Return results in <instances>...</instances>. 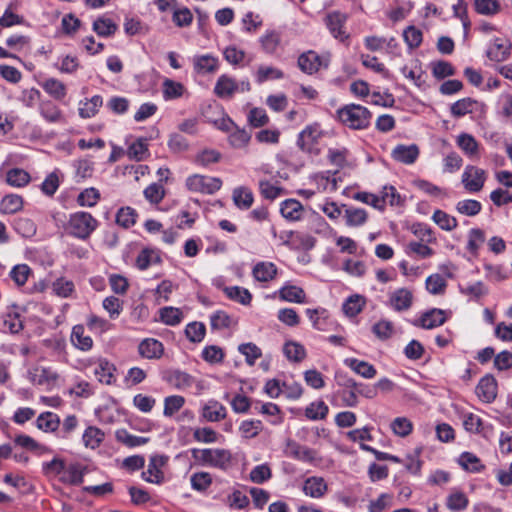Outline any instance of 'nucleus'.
<instances>
[{"mask_svg": "<svg viewBox=\"0 0 512 512\" xmlns=\"http://www.w3.org/2000/svg\"><path fill=\"white\" fill-rule=\"evenodd\" d=\"M100 200V192L94 187L86 188L77 197V203L82 207H94Z\"/></svg>", "mask_w": 512, "mask_h": 512, "instance_id": "obj_45", "label": "nucleus"}, {"mask_svg": "<svg viewBox=\"0 0 512 512\" xmlns=\"http://www.w3.org/2000/svg\"><path fill=\"white\" fill-rule=\"evenodd\" d=\"M31 381L36 385H50L54 383L58 375L50 368H36L33 372H30Z\"/></svg>", "mask_w": 512, "mask_h": 512, "instance_id": "obj_29", "label": "nucleus"}, {"mask_svg": "<svg viewBox=\"0 0 512 512\" xmlns=\"http://www.w3.org/2000/svg\"><path fill=\"white\" fill-rule=\"evenodd\" d=\"M469 504L467 496L460 491H455L447 497L446 506L453 512L465 510Z\"/></svg>", "mask_w": 512, "mask_h": 512, "instance_id": "obj_41", "label": "nucleus"}, {"mask_svg": "<svg viewBox=\"0 0 512 512\" xmlns=\"http://www.w3.org/2000/svg\"><path fill=\"white\" fill-rule=\"evenodd\" d=\"M322 136V131L318 124L308 125L303 129L297 138V146L305 153H311L314 146Z\"/></svg>", "mask_w": 512, "mask_h": 512, "instance_id": "obj_8", "label": "nucleus"}, {"mask_svg": "<svg viewBox=\"0 0 512 512\" xmlns=\"http://www.w3.org/2000/svg\"><path fill=\"white\" fill-rule=\"evenodd\" d=\"M87 468L80 463H72L66 466L59 480L68 485L78 486L83 483Z\"/></svg>", "mask_w": 512, "mask_h": 512, "instance_id": "obj_13", "label": "nucleus"}, {"mask_svg": "<svg viewBox=\"0 0 512 512\" xmlns=\"http://www.w3.org/2000/svg\"><path fill=\"white\" fill-rule=\"evenodd\" d=\"M98 221L88 212L79 211L70 215L69 233L81 240H86L96 230Z\"/></svg>", "mask_w": 512, "mask_h": 512, "instance_id": "obj_3", "label": "nucleus"}, {"mask_svg": "<svg viewBox=\"0 0 512 512\" xmlns=\"http://www.w3.org/2000/svg\"><path fill=\"white\" fill-rule=\"evenodd\" d=\"M476 394L485 403H491L497 396V381L491 374L482 377L476 386Z\"/></svg>", "mask_w": 512, "mask_h": 512, "instance_id": "obj_11", "label": "nucleus"}, {"mask_svg": "<svg viewBox=\"0 0 512 512\" xmlns=\"http://www.w3.org/2000/svg\"><path fill=\"white\" fill-rule=\"evenodd\" d=\"M6 181L10 186L23 187L30 181V175L23 169L13 168L6 174Z\"/></svg>", "mask_w": 512, "mask_h": 512, "instance_id": "obj_39", "label": "nucleus"}, {"mask_svg": "<svg viewBox=\"0 0 512 512\" xmlns=\"http://www.w3.org/2000/svg\"><path fill=\"white\" fill-rule=\"evenodd\" d=\"M103 105V98L100 95H95L91 99L87 100L83 107L79 108V115L84 119H88L93 117L97 112L99 107Z\"/></svg>", "mask_w": 512, "mask_h": 512, "instance_id": "obj_46", "label": "nucleus"}, {"mask_svg": "<svg viewBox=\"0 0 512 512\" xmlns=\"http://www.w3.org/2000/svg\"><path fill=\"white\" fill-rule=\"evenodd\" d=\"M455 209L461 215L474 217L481 212L482 204L474 199H464L456 203Z\"/></svg>", "mask_w": 512, "mask_h": 512, "instance_id": "obj_31", "label": "nucleus"}, {"mask_svg": "<svg viewBox=\"0 0 512 512\" xmlns=\"http://www.w3.org/2000/svg\"><path fill=\"white\" fill-rule=\"evenodd\" d=\"M166 457L154 455L150 458L148 468L142 473L145 481L159 484L163 480V472L161 467L166 463Z\"/></svg>", "mask_w": 512, "mask_h": 512, "instance_id": "obj_12", "label": "nucleus"}, {"mask_svg": "<svg viewBox=\"0 0 512 512\" xmlns=\"http://www.w3.org/2000/svg\"><path fill=\"white\" fill-rule=\"evenodd\" d=\"M238 90L239 85L235 79L225 74L217 79L214 87V93L223 99L231 98Z\"/></svg>", "mask_w": 512, "mask_h": 512, "instance_id": "obj_15", "label": "nucleus"}, {"mask_svg": "<svg viewBox=\"0 0 512 512\" xmlns=\"http://www.w3.org/2000/svg\"><path fill=\"white\" fill-rule=\"evenodd\" d=\"M419 156V148L416 144L397 145L392 151L394 160L404 163L413 164Z\"/></svg>", "mask_w": 512, "mask_h": 512, "instance_id": "obj_16", "label": "nucleus"}, {"mask_svg": "<svg viewBox=\"0 0 512 512\" xmlns=\"http://www.w3.org/2000/svg\"><path fill=\"white\" fill-rule=\"evenodd\" d=\"M485 242L484 231L479 228H472L468 233L467 250L474 256L478 255L480 246Z\"/></svg>", "mask_w": 512, "mask_h": 512, "instance_id": "obj_44", "label": "nucleus"}, {"mask_svg": "<svg viewBox=\"0 0 512 512\" xmlns=\"http://www.w3.org/2000/svg\"><path fill=\"white\" fill-rule=\"evenodd\" d=\"M253 277L259 282H269L277 275V267L272 262H258L252 269Z\"/></svg>", "mask_w": 512, "mask_h": 512, "instance_id": "obj_21", "label": "nucleus"}, {"mask_svg": "<svg viewBox=\"0 0 512 512\" xmlns=\"http://www.w3.org/2000/svg\"><path fill=\"white\" fill-rule=\"evenodd\" d=\"M222 181L219 178L193 175L187 178L186 186L190 191L213 194L221 188Z\"/></svg>", "mask_w": 512, "mask_h": 512, "instance_id": "obj_5", "label": "nucleus"}, {"mask_svg": "<svg viewBox=\"0 0 512 512\" xmlns=\"http://www.w3.org/2000/svg\"><path fill=\"white\" fill-rule=\"evenodd\" d=\"M339 120L352 129H365L370 124L371 113L361 105L350 104L338 109Z\"/></svg>", "mask_w": 512, "mask_h": 512, "instance_id": "obj_2", "label": "nucleus"}, {"mask_svg": "<svg viewBox=\"0 0 512 512\" xmlns=\"http://www.w3.org/2000/svg\"><path fill=\"white\" fill-rule=\"evenodd\" d=\"M167 145L172 153H182L189 149L188 140L179 133L170 134Z\"/></svg>", "mask_w": 512, "mask_h": 512, "instance_id": "obj_63", "label": "nucleus"}, {"mask_svg": "<svg viewBox=\"0 0 512 512\" xmlns=\"http://www.w3.org/2000/svg\"><path fill=\"white\" fill-rule=\"evenodd\" d=\"M283 353L288 360L294 362H300L306 356L305 348L301 344L292 341L285 343Z\"/></svg>", "mask_w": 512, "mask_h": 512, "instance_id": "obj_49", "label": "nucleus"}, {"mask_svg": "<svg viewBox=\"0 0 512 512\" xmlns=\"http://www.w3.org/2000/svg\"><path fill=\"white\" fill-rule=\"evenodd\" d=\"M447 283L440 274H432L426 279V289L433 295H440L445 292Z\"/></svg>", "mask_w": 512, "mask_h": 512, "instance_id": "obj_55", "label": "nucleus"}, {"mask_svg": "<svg viewBox=\"0 0 512 512\" xmlns=\"http://www.w3.org/2000/svg\"><path fill=\"white\" fill-rule=\"evenodd\" d=\"M203 417L210 422H217L226 417V408L217 401H210L203 408Z\"/></svg>", "mask_w": 512, "mask_h": 512, "instance_id": "obj_27", "label": "nucleus"}, {"mask_svg": "<svg viewBox=\"0 0 512 512\" xmlns=\"http://www.w3.org/2000/svg\"><path fill=\"white\" fill-rule=\"evenodd\" d=\"M457 145L469 157H473L478 153V143L470 134H460L457 138Z\"/></svg>", "mask_w": 512, "mask_h": 512, "instance_id": "obj_38", "label": "nucleus"}, {"mask_svg": "<svg viewBox=\"0 0 512 512\" xmlns=\"http://www.w3.org/2000/svg\"><path fill=\"white\" fill-rule=\"evenodd\" d=\"M36 425L38 429L43 430L44 432H54L60 425V418L53 412H43L38 416Z\"/></svg>", "mask_w": 512, "mask_h": 512, "instance_id": "obj_25", "label": "nucleus"}, {"mask_svg": "<svg viewBox=\"0 0 512 512\" xmlns=\"http://www.w3.org/2000/svg\"><path fill=\"white\" fill-rule=\"evenodd\" d=\"M413 302L412 292L406 288H399L389 297V305L397 312L407 311Z\"/></svg>", "mask_w": 512, "mask_h": 512, "instance_id": "obj_14", "label": "nucleus"}, {"mask_svg": "<svg viewBox=\"0 0 512 512\" xmlns=\"http://www.w3.org/2000/svg\"><path fill=\"white\" fill-rule=\"evenodd\" d=\"M280 213L288 221H299L303 217L304 207L296 199H286L280 205Z\"/></svg>", "mask_w": 512, "mask_h": 512, "instance_id": "obj_18", "label": "nucleus"}, {"mask_svg": "<svg viewBox=\"0 0 512 512\" xmlns=\"http://www.w3.org/2000/svg\"><path fill=\"white\" fill-rule=\"evenodd\" d=\"M346 225L350 227L361 226L367 221V212L361 208H347L345 210Z\"/></svg>", "mask_w": 512, "mask_h": 512, "instance_id": "obj_43", "label": "nucleus"}, {"mask_svg": "<svg viewBox=\"0 0 512 512\" xmlns=\"http://www.w3.org/2000/svg\"><path fill=\"white\" fill-rule=\"evenodd\" d=\"M460 292L461 294L470 296L474 299H480L488 294V288L482 281H477L467 286H460Z\"/></svg>", "mask_w": 512, "mask_h": 512, "instance_id": "obj_61", "label": "nucleus"}, {"mask_svg": "<svg viewBox=\"0 0 512 512\" xmlns=\"http://www.w3.org/2000/svg\"><path fill=\"white\" fill-rule=\"evenodd\" d=\"M280 298L293 303H304L305 292L302 288L294 285H287L280 289Z\"/></svg>", "mask_w": 512, "mask_h": 512, "instance_id": "obj_32", "label": "nucleus"}, {"mask_svg": "<svg viewBox=\"0 0 512 512\" xmlns=\"http://www.w3.org/2000/svg\"><path fill=\"white\" fill-rule=\"evenodd\" d=\"M159 313L161 321L170 326L178 325L183 318L182 311L171 306L161 308Z\"/></svg>", "mask_w": 512, "mask_h": 512, "instance_id": "obj_42", "label": "nucleus"}, {"mask_svg": "<svg viewBox=\"0 0 512 512\" xmlns=\"http://www.w3.org/2000/svg\"><path fill=\"white\" fill-rule=\"evenodd\" d=\"M347 19V14L340 11L330 12L324 18L325 25L331 35L342 42L349 38V34L344 30Z\"/></svg>", "mask_w": 512, "mask_h": 512, "instance_id": "obj_7", "label": "nucleus"}, {"mask_svg": "<svg viewBox=\"0 0 512 512\" xmlns=\"http://www.w3.org/2000/svg\"><path fill=\"white\" fill-rule=\"evenodd\" d=\"M23 206V199L16 194L6 195L0 204V211L5 214H13L21 210Z\"/></svg>", "mask_w": 512, "mask_h": 512, "instance_id": "obj_37", "label": "nucleus"}, {"mask_svg": "<svg viewBox=\"0 0 512 512\" xmlns=\"http://www.w3.org/2000/svg\"><path fill=\"white\" fill-rule=\"evenodd\" d=\"M238 350L245 356L246 363L254 365L256 360L262 356L261 349L254 343H243L239 345Z\"/></svg>", "mask_w": 512, "mask_h": 512, "instance_id": "obj_52", "label": "nucleus"}, {"mask_svg": "<svg viewBox=\"0 0 512 512\" xmlns=\"http://www.w3.org/2000/svg\"><path fill=\"white\" fill-rule=\"evenodd\" d=\"M84 332V326L75 325L72 329L71 341L78 349L88 351L93 346V340L90 336L85 335Z\"/></svg>", "mask_w": 512, "mask_h": 512, "instance_id": "obj_26", "label": "nucleus"}, {"mask_svg": "<svg viewBox=\"0 0 512 512\" xmlns=\"http://www.w3.org/2000/svg\"><path fill=\"white\" fill-rule=\"evenodd\" d=\"M432 220L445 231H452L458 226V221L454 216L442 210H435L432 215Z\"/></svg>", "mask_w": 512, "mask_h": 512, "instance_id": "obj_35", "label": "nucleus"}, {"mask_svg": "<svg viewBox=\"0 0 512 512\" xmlns=\"http://www.w3.org/2000/svg\"><path fill=\"white\" fill-rule=\"evenodd\" d=\"M344 364L365 379H372L377 374V370L375 369V367L372 364L363 360H359L356 358H346L344 360Z\"/></svg>", "mask_w": 512, "mask_h": 512, "instance_id": "obj_19", "label": "nucleus"}, {"mask_svg": "<svg viewBox=\"0 0 512 512\" xmlns=\"http://www.w3.org/2000/svg\"><path fill=\"white\" fill-rule=\"evenodd\" d=\"M206 328L201 322L189 323L185 328L186 337L194 343L201 342L205 336Z\"/></svg>", "mask_w": 512, "mask_h": 512, "instance_id": "obj_62", "label": "nucleus"}, {"mask_svg": "<svg viewBox=\"0 0 512 512\" xmlns=\"http://www.w3.org/2000/svg\"><path fill=\"white\" fill-rule=\"evenodd\" d=\"M166 381L177 389H187L194 383V378L183 371L172 370L167 373Z\"/></svg>", "mask_w": 512, "mask_h": 512, "instance_id": "obj_23", "label": "nucleus"}, {"mask_svg": "<svg viewBox=\"0 0 512 512\" xmlns=\"http://www.w3.org/2000/svg\"><path fill=\"white\" fill-rule=\"evenodd\" d=\"M224 292L229 299L239 302L242 305H248L252 300V295L249 290L243 287H226Z\"/></svg>", "mask_w": 512, "mask_h": 512, "instance_id": "obj_36", "label": "nucleus"}, {"mask_svg": "<svg viewBox=\"0 0 512 512\" xmlns=\"http://www.w3.org/2000/svg\"><path fill=\"white\" fill-rule=\"evenodd\" d=\"M460 465L467 471L480 472L484 469V465L481 464L480 459L470 452H463L459 458Z\"/></svg>", "mask_w": 512, "mask_h": 512, "instance_id": "obj_48", "label": "nucleus"}, {"mask_svg": "<svg viewBox=\"0 0 512 512\" xmlns=\"http://www.w3.org/2000/svg\"><path fill=\"white\" fill-rule=\"evenodd\" d=\"M476 103V100L470 97L462 98L451 105V115L455 118H460L469 113H472Z\"/></svg>", "mask_w": 512, "mask_h": 512, "instance_id": "obj_30", "label": "nucleus"}, {"mask_svg": "<svg viewBox=\"0 0 512 512\" xmlns=\"http://www.w3.org/2000/svg\"><path fill=\"white\" fill-rule=\"evenodd\" d=\"M328 406L323 401L311 403L305 409V415L311 420L324 419L328 414Z\"/></svg>", "mask_w": 512, "mask_h": 512, "instance_id": "obj_56", "label": "nucleus"}, {"mask_svg": "<svg viewBox=\"0 0 512 512\" xmlns=\"http://www.w3.org/2000/svg\"><path fill=\"white\" fill-rule=\"evenodd\" d=\"M192 458L201 466L217 468L222 471L228 470L232 462V453L223 448H192Z\"/></svg>", "mask_w": 512, "mask_h": 512, "instance_id": "obj_1", "label": "nucleus"}, {"mask_svg": "<svg viewBox=\"0 0 512 512\" xmlns=\"http://www.w3.org/2000/svg\"><path fill=\"white\" fill-rule=\"evenodd\" d=\"M93 30L102 37L113 35L117 30V25L110 19L98 18L93 23Z\"/></svg>", "mask_w": 512, "mask_h": 512, "instance_id": "obj_54", "label": "nucleus"}, {"mask_svg": "<svg viewBox=\"0 0 512 512\" xmlns=\"http://www.w3.org/2000/svg\"><path fill=\"white\" fill-rule=\"evenodd\" d=\"M185 399L180 395L168 396L164 399V410L163 414L166 417L173 416L178 412L184 405Z\"/></svg>", "mask_w": 512, "mask_h": 512, "instance_id": "obj_57", "label": "nucleus"}, {"mask_svg": "<svg viewBox=\"0 0 512 512\" xmlns=\"http://www.w3.org/2000/svg\"><path fill=\"white\" fill-rule=\"evenodd\" d=\"M391 429L396 435L406 437L412 432L413 425L408 418L397 417L392 421Z\"/></svg>", "mask_w": 512, "mask_h": 512, "instance_id": "obj_64", "label": "nucleus"}, {"mask_svg": "<svg viewBox=\"0 0 512 512\" xmlns=\"http://www.w3.org/2000/svg\"><path fill=\"white\" fill-rule=\"evenodd\" d=\"M137 212L131 207H122L116 214V223L124 228H130L136 222Z\"/></svg>", "mask_w": 512, "mask_h": 512, "instance_id": "obj_51", "label": "nucleus"}, {"mask_svg": "<svg viewBox=\"0 0 512 512\" xmlns=\"http://www.w3.org/2000/svg\"><path fill=\"white\" fill-rule=\"evenodd\" d=\"M349 151L347 148H329L327 152V158L332 165L338 168H343L347 163V156Z\"/></svg>", "mask_w": 512, "mask_h": 512, "instance_id": "obj_59", "label": "nucleus"}, {"mask_svg": "<svg viewBox=\"0 0 512 512\" xmlns=\"http://www.w3.org/2000/svg\"><path fill=\"white\" fill-rule=\"evenodd\" d=\"M327 489V484L322 477L313 476L304 481L303 491L312 498H321Z\"/></svg>", "mask_w": 512, "mask_h": 512, "instance_id": "obj_20", "label": "nucleus"}, {"mask_svg": "<svg viewBox=\"0 0 512 512\" xmlns=\"http://www.w3.org/2000/svg\"><path fill=\"white\" fill-rule=\"evenodd\" d=\"M31 273L32 270L27 264H17L11 269L9 276L17 286H23Z\"/></svg>", "mask_w": 512, "mask_h": 512, "instance_id": "obj_53", "label": "nucleus"}, {"mask_svg": "<svg viewBox=\"0 0 512 512\" xmlns=\"http://www.w3.org/2000/svg\"><path fill=\"white\" fill-rule=\"evenodd\" d=\"M43 89L51 95L53 98L57 100H61L66 96V87L65 85L55 79L49 78L43 83Z\"/></svg>", "mask_w": 512, "mask_h": 512, "instance_id": "obj_47", "label": "nucleus"}, {"mask_svg": "<svg viewBox=\"0 0 512 512\" xmlns=\"http://www.w3.org/2000/svg\"><path fill=\"white\" fill-rule=\"evenodd\" d=\"M184 86L171 79H165L163 82V96L166 100L176 99L183 95Z\"/></svg>", "mask_w": 512, "mask_h": 512, "instance_id": "obj_58", "label": "nucleus"}, {"mask_svg": "<svg viewBox=\"0 0 512 512\" xmlns=\"http://www.w3.org/2000/svg\"><path fill=\"white\" fill-rule=\"evenodd\" d=\"M40 114L51 123L59 122L62 118V112L52 101H42L39 105Z\"/></svg>", "mask_w": 512, "mask_h": 512, "instance_id": "obj_33", "label": "nucleus"}, {"mask_svg": "<svg viewBox=\"0 0 512 512\" xmlns=\"http://www.w3.org/2000/svg\"><path fill=\"white\" fill-rule=\"evenodd\" d=\"M446 322L445 312L442 309L433 308L424 312L419 319L412 321L415 327L434 329Z\"/></svg>", "mask_w": 512, "mask_h": 512, "instance_id": "obj_10", "label": "nucleus"}, {"mask_svg": "<svg viewBox=\"0 0 512 512\" xmlns=\"http://www.w3.org/2000/svg\"><path fill=\"white\" fill-rule=\"evenodd\" d=\"M194 69L197 73H213L218 68V59L210 54L195 56Z\"/></svg>", "mask_w": 512, "mask_h": 512, "instance_id": "obj_24", "label": "nucleus"}, {"mask_svg": "<svg viewBox=\"0 0 512 512\" xmlns=\"http://www.w3.org/2000/svg\"><path fill=\"white\" fill-rule=\"evenodd\" d=\"M138 351L144 358L159 359L164 353V347L160 341L154 338H147L140 342Z\"/></svg>", "mask_w": 512, "mask_h": 512, "instance_id": "obj_17", "label": "nucleus"}, {"mask_svg": "<svg viewBox=\"0 0 512 512\" xmlns=\"http://www.w3.org/2000/svg\"><path fill=\"white\" fill-rule=\"evenodd\" d=\"M284 452L287 456L302 462L313 463L316 460L315 450L307 446L300 445L292 439H288L286 441Z\"/></svg>", "mask_w": 512, "mask_h": 512, "instance_id": "obj_9", "label": "nucleus"}, {"mask_svg": "<svg viewBox=\"0 0 512 512\" xmlns=\"http://www.w3.org/2000/svg\"><path fill=\"white\" fill-rule=\"evenodd\" d=\"M262 49L268 53L273 54L280 42H281V36L280 33L275 30L267 31L264 35H262L259 39Z\"/></svg>", "mask_w": 512, "mask_h": 512, "instance_id": "obj_34", "label": "nucleus"}, {"mask_svg": "<svg viewBox=\"0 0 512 512\" xmlns=\"http://www.w3.org/2000/svg\"><path fill=\"white\" fill-rule=\"evenodd\" d=\"M403 38L410 49H415L422 43L423 34L415 26H408L403 32Z\"/></svg>", "mask_w": 512, "mask_h": 512, "instance_id": "obj_60", "label": "nucleus"}, {"mask_svg": "<svg viewBox=\"0 0 512 512\" xmlns=\"http://www.w3.org/2000/svg\"><path fill=\"white\" fill-rule=\"evenodd\" d=\"M115 370H116L115 366L112 363H110L109 361H107L105 359H101V360H99V362L97 363V365L94 369V374L97 377V379L99 380V382L106 384V385H110L115 380V376H114Z\"/></svg>", "mask_w": 512, "mask_h": 512, "instance_id": "obj_22", "label": "nucleus"}, {"mask_svg": "<svg viewBox=\"0 0 512 512\" xmlns=\"http://www.w3.org/2000/svg\"><path fill=\"white\" fill-rule=\"evenodd\" d=\"M486 171L473 165H467L463 171L461 182L470 193H477L484 187Z\"/></svg>", "mask_w": 512, "mask_h": 512, "instance_id": "obj_4", "label": "nucleus"}, {"mask_svg": "<svg viewBox=\"0 0 512 512\" xmlns=\"http://www.w3.org/2000/svg\"><path fill=\"white\" fill-rule=\"evenodd\" d=\"M364 305L365 299L362 296L352 295L343 303L342 309L345 315L354 317L362 311Z\"/></svg>", "mask_w": 512, "mask_h": 512, "instance_id": "obj_40", "label": "nucleus"}, {"mask_svg": "<svg viewBox=\"0 0 512 512\" xmlns=\"http://www.w3.org/2000/svg\"><path fill=\"white\" fill-rule=\"evenodd\" d=\"M14 229L18 234L26 238L32 237L36 233L35 223L26 217H19L15 219Z\"/></svg>", "mask_w": 512, "mask_h": 512, "instance_id": "obj_50", "label": "nucleus"}, {"mask_svg": "<svg viewBox=\"0 0 512 512\" xmlns=\"http://www.w3.org/2000/svg\"><path fill=\"white\" fill-rule=\"evenodd\" d=\"M253 193L246 187H237L233 191L234 204L243 210L249 209L253 204Z\"/></svg>", "mask_w": 512, "mask_h": 512, "instance_id": "obj_28", "label": "nucleus"}, {"mask_svg": "<svg viewBox=\"0 0 512 512\" xmlns=\"http://www.w3.org/2000/svg\"><path fill=\"white\" fill-rule=\"evenodd\" d=\"M329 57L318 55L315 51L309 50L298 57V67L306 74L312 75L321 67L327 68Z\"/></svg>", "mask_w": 512, "mask_h": 512, "instance_id": "obj_6", "label": "nucleus"}]
</instances>
